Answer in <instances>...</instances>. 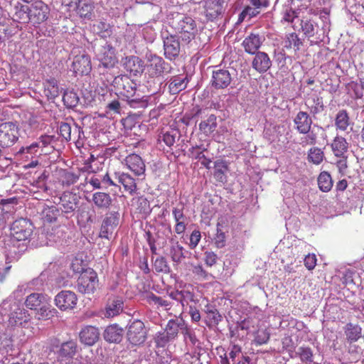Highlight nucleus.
I'll list each match as a JSON object with an SVG mask.
<instances>
[{"instance_id": "7", "label": "nucleus", "mask_w": 364, "mask_h": 364, "mask_svg": "<svg viewBox=\"0 0 364 364\" xmlns=\"http://www.w3.org/2000/svg\"><path fill=\"white\" fill-rule=\"evenodd\" d=\"M18 139V126L11 122L0 124V146L3 148L10 147Z\"/></svg>"}, {"instance_id": "62", "label": "nucleus", "mask_w": 364, "mask_h": 364, "mask_svg": "<svg viewBox=\"0 0 364 364\" xmlns=\"http://www.w3.org/2000/svg\"><path fill=\"white\" fill-rule=\"evenodd\" d=\"M72 125L68 122H61L59 127L60 136L67 141H71Z\"/></svg>"}, {"instance_id": "25", "label": "nucleus", "mask_w": 364, "mask_h": 364, "mask_svg": "<svg viewBox=\"0 0 364 364\" xmlns=\"http://www.w3.org/2000/svg\"><path fill=\"white\" fill-rule=\"evenodd\" d=\"M125 162L129 168L137 176L143 175L145 172V164L141 158L135 154L127 156Z\"/></svg>"}, {"instance_id": "9", "label": "nucleus", "mask_w": 364, "mask_h": 364, "mask_svg": "<svg viewBox=\"0 0 364 364\" xmlns=\"http://www.w3.org/2000/svg\"><path fill=\"white\" fill-rule=\"evenodd\" d=\"M77 303V296L74 291L62 290L54 298L55 305L62 311L73 310Z\"/></svg>"}, {"instance_id": "20", "label": "nucleus", "mask_w": 364, "mask_h": 364, "mask_svg": "<svg viewBox=\"0 0 364 364\" xmlns=\"http://www.w3.org/2000/svg\"><path fill=\"white\" fill-rule=\"evenodd\" d=\"M124 308L123 300L118 296L109 298L106 304L103 315L106 318H113L122 312Z\"/></svg>"}, {"instance_id": "14", "label": "nucleus", "mask_w": 364, "mask_h": 364, "mask_svg": "<svg viewBox=\"0 0 364 364\" xmlns=\"http://www.w3.org/2000/svg\"><path fill=\"white\" fill-rule=\"evenodd\" d=\"M79 203V197L72 192H64L60 198V204L62 207V212L67 215H73L78 207Z\"/></svg>"}, {"instance_id": "16", "label": "nucleus", "mask_w": 364, "mask_h": 364, "mask_svg": "<svg viewBox=\"0 0 364 364\" xmlns=\"http://www.w3.org/2000/svg\"><path fill=\"white\" fill-rule=\"evenodd\" d=\"M124 68L134 76L141 74L145 70L144 61L138 56L129 55L123 60Z\"/></svg>"}, {"instance_id": "57", "label": "nucleus", "mask_w": 364, "mask_h": 364, "mask_svg": "<svg viewBox=\"0 0 364 364\" xmlns=\"http://www.w3.org/2000/svg\"><path fill=\"white\" fill-rule=\"evenodd\" d=\"M130 107L133 108H145L148 105L147 100L144 98V97H139V95L134 94V97H130V98L124 99Z\"/></svg>"}, {"instance_id": "38", "label": "nucleus", "mask_w": 364, "mask_h": 364, "mask_svg": "<svg viewBox=\"0 0 364 364\" xmlns=\"http://www.w3.org/2000/svg\"><path fill=\"white\" fill-rule=\"evenodd\" d=\"M207 149L205 147H203V146H195L190 149L191 153L192 154L193 156L200 161L201 165L205 166L206 168L210 169V163L211 160L210 159H208L204 154L203 151H206Z\"/></svg>"}, {"instance_id": "10", "label": "nucleus", "mask_w": 364, "mask_h": 364, "mask_svg": "<svg viewBox=\"0 0 364 364\" xmlns=\"http://www.w3.org/2000/svg\"><path fill=\"white\" fill-rule=\"evenodd\" d=\"M112 85L124 97H134L136 84L126 75H118L112 81Z\"/></svg>"}, {"instance_id": "41", "label": "nucleus", "mask_w": 364, "mask_h": 364, "mask_svg": "<svg viewBox=\"0 0 364 364\" xmlns=\"http://www.w3.org/2000/svg\"><path fill=\"white\" fill-rule=\"evenodd\" d=\"M214 177L220 182H224L226 181L225 173L228 170V166L227 162L223 160H217L214 163Z\"/></svg>"}, {"instance_id": "42", "label": "nucleus", "mask_w": 364, "mask_h": 364, "mask_svg": "<svg viewBox=\"0 0 364 364\" xmlns=\"http://www.w3.org/2000/svg\"><path fill=\"white\" fill-rule=\"evenodd\" d=\"M217 127L216 117L210 114L207 119L199 124V129L205 135H210Z\"/></svg>"}, {"instance_id": "63", "label": "nucleus", "mask_w": 364, "mask_h": 364, "mask_svg": "<svg viewBox=\"0 0 364 364\" xmlns=\"http://www.w3.org/2000/svg\"><path fill=\"white\" fill-rule=\"evenodd\" d=\"M80 175L70 171H66L63 176V183L70 186L75 183L79 179Z\"/></svg>"}, {"instance_id": "33", "label": "nucleus", "mask_w": 364, "mask_h": 364, "mask_svg": "<svg viewBox=\"0 0 364 364\" xmlns=\"http://www.w3.org/2000/svg\"><path fill=\"white\" fill-rule=\"evenodd\" d=\"M185 326V321L182 318L171 319L168 321L165 331L169 335L170 338L174 339L178 336L180 330L183 332Z\"/></svg>"}, {"instance_id": "48", "label": "nucleus", "mask_w": 364, "mask_h": 364, "mask_svg": "<svg viewBox=\"0 0 364 364\" xmlns=\"http://www.w3.org/2000/svg\"><path fill=\"white\" fill-rule=\"evenodd\" d=\"M94 4L90 2L83 3L77 6V14L79 16L87 20H91L94 16Z\"/></svg>"}, {"instance_id": "37", "label": "nucleus", "mask_w": 364, "mask_h": 364, "mask_svg": "<svg viewBox=\"0 0 364 364\" xmlns=\"http://www.w3.org/2000/svg\"><path fill=\"white\" fill-rule=\"evenodd\" d=\"M41 214L44 221L53 223L57 220L60 210L55 205H44Z\"/></svg>"}, {"instance_id": "17", "label": "nucleus", "mask_w": 364, "mask_h": 364, "mask_svg": "<svg viewBox=\"0 0 364 364\" xmlns=\"http://www.w3.org/2000/svg\"><path fill=\"white\" fill-rule=\"evenodd\" d=\"M294 129L301 134H305L311 129L313 120L309 114L299 111L294 118Z\"/></svg>"}, {"instance_id": "15", "label": "nucleus", "mask_w": 364, "mask_h": 364, "mask_svg": "<svg viewBox=\"0 0 364 364\" xmlns=\"http://www.w3.org/2000/svg\"><path fill=\"white\" fill-rule=\"evenodd\" d=\"M72 69L76 74L87 75L92 70L91 60L86 53L76 55L72 63Z\"/></svg>"}, {"instance_id": "43", "label": "nucleus", "mask_w": 364, "mask_h": 364, "mask_svg": "<svg viewBox=\"0 0 364 364\" xmlns=\"http://www.w3.org/2000/svg\"><path fill=\"white\" fill-rule=\"evenodd\" d=\"M59 88L57 80L50 79L46 82L44 94L48 100H54L59 95Z\"/></svg>"}, {"instance_id": "58", "label": "nucleus", "mask_w": 364, "mask_h": 364, "mask_svg": "<svg viewBox=\"0 0 364 364\" xmlns=\"http://www.w3.org/2000/svg\"><path fill=\"white\" fill-rule=\"evenodd\" d=\"M307 105L310 109L311 114H312L313 115H316L321 112L324 109L323 98L318 95L314 96V97L312 98V104L310 105Z\"/></svg>"}, {"instance_id": "26", "label": "nucleus", "mask_w": 364, "mask_h": 364, "mask_svg": "<svg viewBox=\"0 0 364 364\" xmlns=\"http://www.w3.org/2000/svg\"><path fill=\"white\" fill-rule=\"evenodd\" d=\"M169 242L168 255L174 264H178L186 257L185 249L173 237L170 239Z\"/></svg>"}, {"instance_id": "40", "label": "nucleus", "mask_w": 364, "mask_h": 364, "mask_svg": "<svg viewBox=\"0 0 364 364\" xmlns=\"http://www.w3.org/2000/svg\"><path fill=\"white\" fill-rule=\"evenodd\" d=\"M28 321V314L22 309L18 308L11 313L9 323L12 326L22 325Z\"/></svg>"}, {"instance_id": "45", "label": "nucleus", "mask_w": 364, "mask_h": 364, "mask_svg": "<svg viewBox=\"0 0 364 364\" xmlns=\"http://www.w3.org/2000/svg\"><path fill=\"white\" fill-rule=\"evenodd\" d=\"M132 205L143 214H148L151 212L149 201L144 196L136 197L132 200Z\"/></svg>"}, {"instance_id": "59", "label": "nucleus", "mask_w": 364, "mask_h": 364, "mask_svg": "<svg viewBox=\"0 0 364 364\" xmlns=\"http://www.w3.org/2000/svg\"><path fill=\"white\" fill-rule=\"evenodd\" d=\"M154 268L156 272L168 274L170 272V267L164 257H157L154 262Z\"/></svg>"}, {"instance_id": "11", "label": "nucleus", "mask_w": 364, "mask_h": 364, "mask_svg": "<svg viewBox=\"0 0 364 364\" xmlns=\"http://www.w3.org/2000/svg\"><path fill=\"white\" fill-rule=\"evenodd\" d=\"M232 80V74L227 69L215 67L212 72L210 84L216 90L227 88Z\"/></svg>"}, {"instance_id": "3", "label": "nucleus", "mask_w": 364, "mask_h": 364, "mask_svg": "<svg viewBox=\"0 0 364 364\" xmlns=\"http://www.w3.org/2000/svg\"><path fill=\"white\" fill-rule=\"evenodd\" d=\"M171 27L180 34L182 41L189 43L195 38L197 25L191 16L178 14L171 23Z\"/></svg>"}, {"instance_id": "53", "label": "nucleus", "mask_w": 364, "mask_h": 364, "mask_svg": "<svg viewBox=\"0 0 364 364\" xmlns=\"http://www.w3.org/2000/svg\"><path fill=\"white\" fill-rule=\"evenodd\" d=\"M16 12L14 15V18L16 21L25 23L28 22H31L30 16L28 14L29 6H21L20 8L16 7Z\"/></svg>"}, {"instance_id": "50", "label": "nucleus", "mask_w": 364, "mask_h": 364, "mask_svg": "<svg viewBox=\"0 0 364 364\" xmlns=\"http://www.w3.org/2000/svg\"><path fill=\"white\" fill-rule=\"evenodd\" d=\"M92 31L103 38L110 36L112 34L110 25L104 21L95 23L92 26Z\"/></svg>"}, {"instance_id": "51", "label": "nucleus", "mask_w": 364, "mask_h": 364, "mask_svg": "<svg viewBox=\"0 0 364 364\" xmlns=\"http://www.w3.org/2000/svg\"><path fill=\"white\" fill-rule=\"evenodd\" d=\"M63 101L68 108H74L78 105L80 98L73 90H66L63 93Z\"/></svg>"}, {"instance_id": "18", "label": "nucleus", "mask_w": 364, "mask_h": 364, "mask_svg": "<svg viewBox=\"0 0 364 364\" xmlns=\"http://www.w3.org/2000/svg\"><path fill=\"white\" fill-rule=\"evenodd\" d=\"M252 61V67L259 73H266L272 66V62L267 53L257 51Z\"/></svg>"}, {"instance_id": "28", "label": "nucleus", "mask_w": 364, "mask_h": 364, "mask_svg": "<svg viewBox=\"0 0 364 364\" xmlns=\"http://www.w3.org/2000/svg\"><path fill=\"white\" fill-rule=\"evenodd\" d=\"M242 45L245 52L254 55L262 46L261 37L252 33L243 40Z\"/></svg>"}, {"instance_id": "27", "label": "nucleus", "mask_w": 364, "mask_h": 364, "mask_svg": "<svg viewBox=\"0 0 364 364\" xmlns=\"http://www.w3.org/2000/svg\"><path fill=\"white\" fill-rule=\"evenodd\" d=\"M147 303L159 310L168 311L171 307V302L165 296H159L152 292L146 296Z\"/></svg>"}, {"instance_id": "22", "label": "nucleus", "mask_w": 364, "mask_h": 364, "mask_svg": "<svg viewBox=\"0 0 364 364\" xmlns=\"http://www.w3.org/2000/svg\"><path fill=\"white\" fill-rule=\"evenodd\" d=\"M188 82L187 75H178L171 77L168 82L169 92L171 95L179 93L187 87Z\"/></svg>"}, {"instance_id": "31", "label": "nucleus", "mask_w": 364, "mask_h": 364, "mask_svg": "<svg viewBox=\"0 0 364 364\" xmlns=\"http://www.w3.org/2000/svg\"><path fill=\"white\" fill-rule=\"evenodd\" d=\"M299 11L292 8L289 4H286L282 6V9L280 11V22L282 24L291 23L292 28L296 30V26L294 25V20L298 18Z\"/></svg>"}, {"instance_id": "13", "label": "nucleus", "mask_w": 364, "mask_h": 364, "mask_svg": "<svg viewBox=\"0 0 364 364\" xmlns=\"http://www.w3.org/2000/svg\"><path fill=\"white\" fill-rule=\"evenodd\" d=\"M162 38L165 57L171 60L176 59L179 55L181 48L178 38L174 35L162 34Z\"/></svg>"}, {"instance_id": "23", "label": "nucleus", "mask_w": 364, "mask_h": 364, "mask_svg": "<svg viewBox=\"0 0 364 364\" xmlns=\"http://www.w3.org/2000/svg\"><path fill=\"white\" fill-rule=\"evenodd\" d=\"M225 0H213L208 4L205 10V16L210 21H213L225 10Z\"/></svg>"}, {"instance_id": "2", "label": "nucleus", "mask_w": 364, "mask_h": 364, "mask_svg": "<svg viewBox=\"0 0 364 364\" xmlns=\"http://www.w3.org/2000/svg\"><path fill=\"white\" fill-rule=\"evenodd\" d=\"M145 64L146 74L149 78L159 81L158 86L151 90L152 94L159 90L161 85V80L166 75L171 74L173 70L171 65L156 54H146Z\"/></svg>"}, {"instance_id": "44", "label": "nucleus", "mask_w": 364, "mask_h": 364, "mask_svg": "<svg viewBox=\"0 0 364 364\" xmlns=\"http://www.w3.org/2000/svg\"><path fill=\"white\" fill-rule=\"evenodd\" d=\"M37 310L39 318L45 320L50 319L57 316L58 314L57 310L50 304V301H48V304H42Z\"/></svg>"}, {"instance_id": "55", "label": "nucleus", "mask_w": 364, "mask_h": 364, "mask_svg": "<svg viewBox=\"0 0 364 364\" xmlns=\"http://www.w3.org/2000/svg\"><path fill=\"white\" fill-rule=\"evenodd\" d=\"M39 144H36V142L32 143L29 146H22L18 151L17 154L21 156H24L26 158H29V156L33 155H41V153H38Z\"/></svg>"}, {"instance_id": "39", "label": "nucleus", "mask_w": 364, "mask_h": 364, "mask_svg": "<svg viewBox=\"0 0 364 364\" xmlns=\"http://www.w3.org/2000/svg\"><path fill=\"white\" fill-rule=\"evenodd\" d=\"M118 182L121 183L125 191L132 194L136 190V184L135 180L127 173H119L118 176Z\"/></svg>"}, {"instance_id": "29", "label": "nucleus", "mask_w": 364, "mask_h": 364, "mask_svg": "<svg viewBox=\"0 0 364 364\" xmlns=\"http://www.w3.org/2000/svg\"><path fill=\"white\" fill-rule=\"evenodd\" d=\"M123 328L117 324L108 326L104 331V338L109 343H119L123 336Z\"/></svg>"}, {"instance_id": "61", "label": "nucleus", "mask_w": 364, "mask_h": 364, "mask_svg": "<svg viewBox=\"0 0 364 364\" xmlns=\"http://www.w3.org/2000/svg\"><path fill=\"white\" fill-rule=\"evenodd\" d=\"M73 127L71 128V141H74L76 144L85 138L84 131L82 127L76 124L73 119Z\"/></svg>"}, {"instance_id": "5", "label": "nucleus", "mask_w": 364, "mask_h": 364, "mask_svg": "<svg viewBox=\"0 0 364 364\" xmlns=\"http://www.w3.org/2000/svg\"><path fill=\"white\" fill-rule=\"evenodd\" d=\"M97 285V275L95 272L90 269L82 272L77 281V291L84 294H93Z\"/></svg>"}, {"instance_id": "36", "label": "nucleus", "mask_w": 364, "mask_h": 364, "mask_svg": "<svg viewBox=\"0 0 364 364\" xmlns=\"http://www.w3.org/2000/svg\"><path fill=\"white\" fill-rule=\"evenodd\" d=\"M300 26V31L309 38L314 37L317 33L318 25L310 18H302Z\"/></svg>"}, {"instance_id": "54", "label": "nucleus", "mask_w": 364, "mask_h": 364, "mask_svg": "<svg viewBox=\"0 0 364 364\" xmlns=\"http://www.w3.org/2000/svg\"><path fill=\"white\" fill-rule=\"evenodd\" d=\"M181 134L177 129H171L163 133L162 136H159L162 139V141L168 147H171L176 142V139H179Z\"/></svg>"}, {"instance_id": "47", "label": "nucleus", "mask_w": 364, "mask_h": 364, "mask_svg": "<svg viewBox=\"0 0 364 364\" xmlns=\"http://www.w3.org/2000/svg\"><path fill=\"white\" fill-rule=\"evenodd\" d=\"M318 186L323 192H328L333 186V181L331 175L326 172H321L318 177Z\"/></svg>"}, {"instance_id": "4", "label": "nucleus", "mask_w": 364, "mask_h": 364, "mask_svg": "<svg viewBox=\"0 0 364 364\" xmlns=\"http://www.w3.org/2000/svg\"><path fill=\"white\" fill-rule=\"evenodd\" d=\"M127 328V340L132 345H140L146 341V330L144 323L141 320H130Z\"/></svg>"}, {"instance_id": "1", "label": "nucleus", "mask_w": 364, "mask_h": 364, "mask_svg": "<svg viewBox=\"0 0 364 364\" xmlns=\"http://www.w3.org/2000/svg\"><path fill=\"white\" fill-rule=\"evenodd\" d=\"M34 226L26 218L16 220L11 227V235L4 239L6 261L17 260L30 242Z\"/></svg>"}, {"instance_id": "49", "label": "nucleus", "mask_w": 364, "mask_h": 364, "mask_svg": "<svg viewBox=\"0 0 364 364\" xmlns=\"http://www.w3.org/2000/svg\"><path fill=\"white\" fill-rule=\"evenodd\" d=\"M350 119L347 112L344 109L340 110L335 119V125L337 129L346 131L349 126Z\"/></svg>"}, {"instance_id": "32", "label": "nucleus", "mask_w": 364, "mask_h": 364, "mask_svg": "<svg viewBox=\"0 0 364 364\" xmlns=\"http://www.w3.org/2000/svg\"><path fill=\"white\" fill-rule=\"evenodd\" d=\"M331 146L336 156H343L346 155L348 149V143L344 137L337 136L333 140Z\"/></svg>"}, {"instance_id": "24", "label": "nucleus", "mask_w": 364, "mask_h": 364, "mask_svg": "<svg viewBox=\"0 0 364 364\" xmlns=\"http://www.w3.org/2000/svg\"><path fill=\"white\" fill-rule=\"evenodd\" d=\"M92 202L97 208L107 210L112 206L113 199L109 193L96 192L92 194Z\"/></svg>"}, {"instance_id": "60", "label": "nucleus", "mask_w": 364, "mask_h": 364, "mask_svg": "<svg viewBox=\"0 0 364 364\" xmlns=\"http://www.w3.org/2000/svg\"><path fill=\"white\" fill-rule=\"evenodd\" d=\"M308 157L314 164H319L323 161L324 154L321 149L313 147L310 149Z\"/></svg>"}, {"instance_id": "46", "label": "nucleus", "mask_w": 364, "mask_h": 364, "mask_svg": "<svg viewBox=\"0 0 364 364\" xmlns=\"http://www.w3.org/2000/svg\"><path fill=\"white\" fill-rule=\"evenodd\" d=\"M302 46L303 41L296 33L292 32L286 36L285 47L287 48H293L295 51H298Z\"/></svg>"}, {"instance_id": "6", "label": "nucleus", "mask_w": 364, "mask_h": 364, "mask_svg": "<svg viewBox=\"0 0 364 364\" xmlns=\"http://www.w3.org/2000/svg\"><path fill=\"white\" fill-rule=\"evenodd\" d=\"M120 214L119 211H109L107 212L102 220L100 237L107 240H111L116 228L119 223Z\"/></svg>"}, {"instance_id": "21", "label": "nucleus", "mask_w": 364, "mask_h": 364, "mask_svg": "<svg viewBox=\"0 0 364 364\" xmlns=\"http://www.w3.org/2000/svg\"><path fill=\"white\" fill-rule=\"evenodd\" d=\"M77 343L70 340L61 343L60 347L56 350L57 358L59 360L72 358L77 353Z\"/></svg>"}, {"instance_id": "35", "label": "nucleus", "mask_w": 364, "mask_h": 364, "mask_svg": "<svg viewBox=\"0 0 364 364\" xmlns=\"http://www.w3.org/2000/svg\"><path fill=\"white\" fill-rule=\"evenodd\" d=\"M205 312L206 314L205 323L208 328L216 326L222 321L223 316L215 308L206 306Z\"/></svg>"}, {"instance_id": "56", "label": "nucleus", "mask_w": 364, "mask_h": 364, "mask_svg": "<svg viewBox=\"0 0 364 364\" xmlns=\"http://www.w3.org/2000/svg\"><path fill=\"white\" fill-rule=\"evenodd\" d=\"M55 141V136L43 135L40 136L36 142L39 144V148L47 149V151L50 152L54 149L53 144Z\"/></svg>"}, {"instance_id": "19", "label": "nucleus", "mask_w": 364, "mask_h": 364, "mask_svg": "<svg viewBox=\"0 0 364 364\" xmlns=\"http://www.w3.org/2000/svg\"><path fill=\"white\" fill-rule=\"evenodd\" d=\"M80 341L86 346L94 345L100 338V331L92 326L82 328L79 333Z\"/></svg>"}, {"instance_id": "52", "label": "nucleus", "mask_w": 364, "mask_h": 364, "mask_svg": "<svg viewBox=\"0 0 364 364\" xmlns=\"http://www.w3.org/2000/svg\"><path fill=\"white\" fill-rule=\"evenodd\" d=\"M295 354L300 360L306 363L314 362L313 350L309 347L301 346L295 350Z\"/></svg>"}, {"instance_id": "30", "label": "nucleus", "mask_w": 364, "mask_h": 364, "mask_svg": "<svg viewBox=\"0 0 364 364\" xmlns=\"http://www.w3.org/2000/svg\"><path fill=\"white\" fill-rule=\"evenodd\" d=\"M50 297L41 293H32L29 294L25 301V305L31 310H37L42 304H48Z\"/></svg>"}, {"instance_id": "64", "label": "nucleus", "mask_w": 364, "mask_h": 364, "mask_svg": "<svg viewBox=\"0 0 364 364\" xmlns=\"http://www.w3.org/2000/svg\"><path fill=\"white\" fill-rule=\"evenodd\" d=\"M242 355L241 347L238 345L233 344L228 356L230 359L231 362H232L233 364H235L237 360L241 358Z\"/></svg>"}, {"instance_id": "34", "label": "nucleus", "mask_w": 364, "mask_h": 364, "mask_svg": "<svg viewBox=\"0 0 364 364\" xmlns=\"http://www.w3.org/2000/svg\"><path fill=\"white\" fill-rule=\"evenodd\" d=\"M361 328L352 323H348L344 328V333L346 336V339L350 344L357 341L361 337Z\"/></svg>"}, {"instance_id": "12", "label": "nucleus", "mask_w": 364, "mask_h": 364, "mask_svg": "<svg viewBox=\"0 0 364 364\" xmlns=\"http://www.w3.org/2000/svg\"><path fill=\"white\" fill-rule=\"evenodd\" d=\"M31 23L33 24H40L47 20L50 9L48 6L43 1H36L29 6Z\"/></svg>"}, {"instance_id": "8", "label": "nucleus", "mask_w": 364, "mask_h": 364, "mask_svg": "<svg viewBox=\"0 0 364 364\" xmlns=\"http://www.w3.org/2000/svg\"><path fill=\"white\" fill-rule=\"evenodd\" d=\"M95 53L97 58L105 68H113L117 63L114 48L107 42H103L97 46Z\"/></svg>"}]
</instances>
